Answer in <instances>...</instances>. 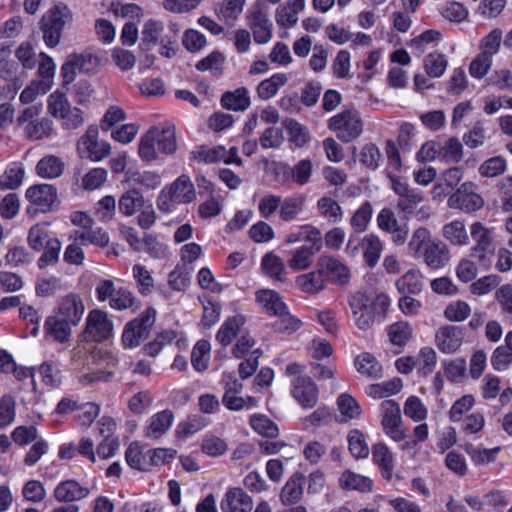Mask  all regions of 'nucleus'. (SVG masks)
<instances>
[{
	"label": "nucleus",
	"mask_w": 512,
	"mask_h": 512,
	"mask_svg": "<svg viewBox=\"0 0 512 512\" xmlns=\"http://www.w3.org/2000/svg\"><path fill=\"white\" fill-rule=\"evenodd\" d=\"M180 33V26L176 22H170L167 26L162 21L149 19L142 29V45L146 48L160 46L159 53L171 58L176 53Z\"/></svg>",
	"instance_id": "nucleus-2"
},
{
	"label": "nucleus",
	"mask_w": 512,
	"mask_h": 512,
	"mask_svg": "<svg viewBox=\"0 0 512 512\" xmlns=\"http://www.w3.org/2000/svg\"><path fill=\"white\" fill-rule=\"evenodd\" d=\"M288 176L296 184L303 186L307 184L312 175V162L309 159H302L293 167L285 166Z\"/></svg>",
	"instance_id": "nucleus-52"
},
{
	"label": "nucleus",
	"mask_w": 512,
	"mask_h": 512,
	"mask_svg": "<svg viewBox=\"0 0 512 512\" xmlns=\"http://www.w3.org/2000/svg\"><path fill=\"white\" fill-rule=\"evenodd\" d=\"M244 323L245 319L241 315L227 318L217 331L216 340L218 343L224 347L230 345L240 333Z\"/></svg>",
	"instance_id": "nucleus-29"
},
{
	"label": "nucleus",
	"mask_w": 512,
	"mask_h": 512,
	"mask_svg": "<svg viewBox=\"0 0 512 512\" xmlns=\"http://www.w3.org/2000/svg\"><path fill=\"white\" fill-rule=\"evenodd\" d=\"M356 370L368 378L382 377V366L376 357L370 353H362L355 358Z\"/></svg>",
	"instance_id": "nucleus-41"
},
{
	"label": "nucleus",
	"mask_w": 512,
	"mask_h": 512,
	"mask_svg": "<svg viewBox=\"0 0 512 512\" xmlns=\"http://www.w3.org/2000/svg\"><path fill=\"white\" fill-rule=\"evenodd\" d=\"M328 128L340 141L349 143L362 134L363 121L357 110L346 109L328 120Z\"/></svg>",
	"instance_id": "nucleus-4"
},
{
	"label": "nucleus",
	"mask_w": 512,
	"mask_h": 512,
	"mask_svg": "<svg viewBox=\"0 0 512 512\" xmlns=\"http://www.w3.org/2000/svg\"><path fill=\"white\" fill-rule=\"evenodd\" d=\"M90 491L76 480L61 481L54 489V498L60 503H72L88 497Z\"/></svg>",
	"instance_id": "nucleus-20"
},
{
	"label": "nucleus",
	"mask_w": 512,
	"mask_h": 512,
	"mask_svg": "<svg viewBox=\"0 0 512 512\" xmlns=\"http://www.w3.org/2000/svg\"><path fill=\"white\" fill-rule=\"evenodd\" d=\"M178 204H188L196 199V191L188 175H181L165 187Z\"/></svg>",
	"instance_id": "nucleus-21"
},
{
	"label": "nucleus",
	"mask_w": 512,
	"mask_h": 512,
	"mask_svg": "<svg viewBox=\"0 0 512 512\" xmlns=\"http://www.w3.org/2000/svg\"><path fill=\"white\" fill-rule=\"evenodd\" d=\"M373 462L381 469V474L390 480L395 467L394 455L390 448L384 443H377L372 447Z\"/></svg>",
	"instance_id": "nucleus-27"
},
{
	"label": "nucleus",
	"mask_w": 512,
	"mask_h": 512,
	"mask_svg": "<svg viewBox=\"0 0 512 512\" xmlns=\"http://www.w3.org/2000/svg\"><path fill=\"white\" fill-rule=\"evenodd\" d=\"M318 262L325 277V281L330 280L332 283L341 286L349 282L350 270L338 259L331 256H324L319 258Z\"/></svg>",
	"instance_id": "nucleus-18"
},
{
	"label": "nucleus",
	"mask_w": 512,
	"mask_h": 512,
	"mask_svg": "<svg viewBox=\"0 0 512 512\" xmlns=\"http://www.w3.org/2000/svg\"><path fill=\"white\" fill-rule=\"evenodd\" d=\"M99 129L95 125L87 127L85 133L77 141V153L80 158L94 162L106 158L111 151V146L106 141L98 139Z\"/></svg>",
	"instance_id": "nucleus-6"
},
{
	"label": "nucleus",
	"mask_w": 512,
	"mask_h": 512,
	"mask_svg": "<svg viewBox=\"0 0 512 512\" xmlns=\"http://www.w3.org/2000/svg\"><path fill=\"white\" fill-rule=\"evenodd\" d=\"M442 236L453 246H466L469 244V235L465 223L453 220L442 227Z\"/></svg>",
	"instance_id": "nucleus-36"
},
{
	"label": "nucleus",
	"mask_w": 512,
	"mask_h": 512,
	"mask_svg": "<svg viewBox=\"0 0 512 512\" xmlns=\"http://www.w3.org/2000/svg\"><path fill=\"white\" fill-rule=\"evenodd\" d=\"M62 244L59 239L51 240L50 245L46 246L43 250L42 255L37 261L39 269H45L48 266H54L58 263Z\"/></svg>",
	"instance_id": "nucleus-61"
},
{
	"label": "nucleus",
	"mask_w": 512,
	"mask_h": 512,
	"mask_svg": "<svg viewBox=\"0 0 512 512\" xmlns=\"http://www.w3.org/2000/svg\"><path fill=\"white\" fill-rule=\"evenodd\" d=\"M447 205L451 209L472 213L484 206V199L475 191V186L472 182H465L449 196Z\"/></svg>",
	"instance_id": "nucleus-8"
},
{
	"label": "nucleus",
	"mask_w": 512,
	"mask_h": 512,
	"mask_svg": "<svg viewBox=\"0 0 512 512\" xmlns=\"http://www.w3.org/2000/svg\"><path fill=\"white\" fill-rule=\"evenodd\" d=\"M220 508L222 512H251L252 498L241 488H229L224 494Z\"/></svg>",
	"instance_id": "nucleus-17"
},
{
	"label": "nucleus",
	"mask_w": 512,
	"mask_h": 512,
	"mask_svg": "<svg viewBox=\"0 0 512 512\" xmlns=\"http://www.w3.org/2000/svg\"><path fill=\"white\" fill-rule=\"evenodd\" d=\"M113 334V322L108 314L100 309L91 310L85 323L84 337L87 341L102 342Z\"/></svg>",
	"instance_id": "nucleus-10"
},
{
	"label": "nucleus",
	"mask_w": 512,
	"mask_h": 512,
	"mask_svg": "<svg viewBox=\"0 0 512 512\" xmlns=\"http://www.w3.org/2000/svg\"><path fill=\"white\" fill-rule=\"evenodd\" d=\"M412 335V328L407 322L399 321L389 326L388 336L393 345L404 346Z\"/></svg>",
	"instance_id": "nucleus-62"
},
{
	"label": "nucleus",
	"mask_w": 512,
	"mask_h": 512,
	"mask_svg": "<svg viewBox=\"0 0 512 512\" xmlns=\"http://www.w3.org/2000/svg\"><path fill=\"white\" fill-rule=\"evenodd\" d=\"M250 426L259 435L266 438H276L279 435L278 426L265 415H252Z\"/></svg>",
	"instance_id": "nucleus-50"
},
{
	"label": "nucleus",
	"mask_w": 512,
	"mask_h": 512,
	"mask_svg": "<svg viewBox=\"0 0 512 512\" xmlns=\"http://www.w3.org/2000/svg\"><path fill=\"white\" fill-rule=\"evenodd\" d=\"M319 391L310 377H298L293 382L292 396L305 409H311L318 402Z\"/></svg>",
	"instance_id": "nucleus-16"
},
{
	"label": "nucleus",
	"mask_w": 512,
	"mask_h": 512,
	"mask_svg": "<svg viewBox=\"0 0 512 512\" xmlns=\"http://www.w3.org/2000/svg\"><path fill=\"white\" fill-rule=\"evenodd\" d=\"M295 282L298 288L305 293L316 294L322 291L325 288V277L319 262L315 271L299 275Z\"/></svg>",
	"instance_id": "nucleus-31"
},
{
	"label": "nucleus",
	"mask_w": 512,
	"mask_h": 512,
	"mask_svg": "<svg viewBox=\"0 0 512 512\" xmlns=\"http://www.w3.org/2000/svg\"><path fill=\"white\" fill-rule=\"evenodd\" d=\"M132 274L136 281L138 292L143 296L150 295L154 288V279L150 271L141 264H135L132 268Z\"/></svg>",
	"instance_id": "nucleus-51"
},
{
	"label": "nucleus",
	"mask_w": 512,
	"mask_h": 512,
	"mask_svg": "<svg viewBox=\"0 0 512 512\" xmlns=\"http://www.w3.org/2000/svg\"><path fill=\"white\" fill-rule=\"evenodd\" d=\"M25 177V167L20 161L10 162L0 175L1 190H15L19 188Z\"/></svg>",
	"instance_id": "nucleus-26"
},
{
	"label": "nucleus",
	"mask_w": 512,
	"mask_h": 512,
	"mask_svg": "<svg viewBox=\"0 0 512 512\" xmlns=\"http://www.w3.org/2000/svg\"><path fill=\"white\" fill-rule=\"evenodd\" d=\"M339 486L344 490L367 493L372 490L373 481L369 477L346 470L339 477Z\"/></svg>",
	"instance_id": "nucleus-33"
},
{
	"label": "nucleus",
	"mask_w": 512,
	"mask_h": 512,
	"mask_svg": "<svg viewBox=\"0 0 512 512\" xmlns=\"http://www.w3.org/2000/svg\"><path fill=\"white\" fill-rule=\"evenodd\" d=\"M143 194L137 189H130L124 192L119 200L118 207L120 213L126 217L133 216L146 204Z\"/></svg>",
	"instance_id": "nucleus-34"
},
{
	"label": "nucleus",
	"mask_w": 512,
	"mask_h": 512,
	"mask_svg": "<svg viewBox=\"0 0 512 512\" xmlns=\"http://www.w3.org/2000/svg\"><path fill=\"white\" fill-rule=\"evenodd\" d=\"M388 178L391 182L393 191L399 196L397 207L407 216L412 215L418 205L422 203L423 193L415 188H411L400 177L388 172Z\"/></svg>",
	"instance_id": "nucleus-11"
},
{
	"label": "nucleus",
	"mask_w": 512,
	"mask_h": 512,
	"mask_svg": "<svg viewBox=\"0 0 512 512\" xmlns=\"http://www.w3.org/2000/svg\"><path fill=\"white\" fill-rule=\"evenodd\" d=\"M227 150L223 146H216L209 148L207 146H200L192 152V157L196 161L212 164L223 162Z\"/></svg>",
	"instance_id": "nucleus-57"
},
{
	"label": "nucleus",
	"mask_w": 512,
	"mask_h": 512,
	"mask_svg": "<svg viewBox=\"0 0 512 512\" xmlns=\"http://www.w3.org/2000/svg\"><path fill=\"white\" fill-rule=\"evenodd\" d=\"M348 449L353 457L357 459L367 458L369 446L363 432L358 429L351 430L347 435Z\"/></svg>",
	"instance_id": "nucleus-48"
},
{
	"label": "nucleus",
	"mask_w": 512,
	"mask_h": 512,
	"mask_svg": "<svg viewBox=\"0 0 512 512\" xmlns=\"http://www.w3.org/2000/svg\"><path fill=\"white\" fill-rule=\"evenodd\" d=\"M462 149V144L457 138H449L444 144H441L440 161L444 163H458L463 156Z\"/></svg>",
	"instance_id": "nucleus-58"
},
{
	"label": "nucleus",
	"mask_w": 512,
	"mask_h": 512,
	"mask_svg": "<svg viewBox=\"0 0 512 512\" xmlns=\"http://www.w3.org/2000/svg\"><path fill=\"white\" fill-rule=\"evenodd\" d=\"M65 164L55 155H46L36 164V174L44 179H55L63 174Z\"/></svg>",
	"instance_id": "nucleus-35"
},
{
	"label": "nucleus",
	"mask_w": 512,
	"mask_h": 512,
	"mask_svg": "<svg viewBox=\"0 0 512 512\" xmlns=\"http://www.w3.org/2000/svg\"><path fill=\"white\" fill-rule=\"evenodd\" d=\"M247 20L255 43L263 45L272 39L273 24L267 12L261 7V0H257L254 8L249 12Z\"/></svg>",
	"instance_id": "nucleus-12"
},
{
	"label": "nucleus",
	"mask_w": 512,
	"mask_h": 512,
	"mask_svg": "<svg viewBox=\"0 0 512 512\" xmlns=\"http://www.w3.org/2000/svg\"><path fill=\"white\" fill-rule=\"evenodd\" d=\"M71 238L82 246L95 245L99 248L107 247L110 242V237L107 231L103 228L77 230Z\"/></svg>",
	"instance_id": "nucleus-28"
},
{
	"label": "nucleus",
	"mask_w": 512,
	"mask_h": 512,
	"mask_svg": "<svg viewBox=\"0 0 512 512\" xmlns=\"http://www.w3.org/2000/svg\"><path fill=\"white\" fill-rule=\"evenodd\" d=\"M211 345L207 340H199L191 352V364L196 371L202 372L207 369Z\"/></svg>",
	"instance_id": "nucleus-56"
},
{
	"label": "nucleus",
	"mask_w": 512,
	"mask_h": 512,
	"mask_svg": "<svg viewBox=\"0 0 512 512\" xmlns=\"http://www.w3.org/2000/svg\"><path fill=\"white\" fill-rule=\"evenodd\" d=\"M317 209L319 214L330 223H338L343 218L342 208L331 197H321L317 201Z\"/></svg>",
	"instance_id": "nucleus-45"
},
{
	"label": "nucleus",
	"mask_w": 512,
	"mask_h": 512,
	"mask_svg": "<svg viewBox=\"0 0 512 512\" xmlns=\"http://www.w3.org/2000/svg\"><path fill=\"white\" fill-rule=\"evenodd\" d=\"M287 82L288 77L285 73H275L258 84L257 95L262 100H268L274 97Z\"/></svg>",
	"instance_id": "nucleus-40"
},
{
	"label": "nucleus",
	"mask_w": 512,
	"mask_h": 512,
	"mask_svg": "<svg viewBox=\"0 0 512 512\" xmlns=\"http://www.w3.org/2000/svg\"><path fill=\"white\" fill-rule=\"evenodd\" d=\"M305 197L302 195L287 197L281 201L279 217L282 221L291 222L303 212Z\"/></svg>",
	"instance_id": "nucleus-42"
},
{
	"label": "nucleus",
	"mask_w": 512,
	"mask_h": 512,
	"mask_svg": "<svg viewBox=\"0 0 512 512\" xmlns=\"http://www.w3.org/2000/svg\"><path fill=\"white\" fill-rule=\"evenodd\" d=\"M424 263L432 269L443 268L449 262V250L441 241H433L421 253Z\"/></svg>",
	"instance_id": "nucleus-23"
},
{
	"label": "nucleus",
	"mask_w": 512,
	"mask_h": 512,
	"mask_svg": "<svg viewBox=\"0 0 512 512\" xmlns=\"http://www.w3.org/2000/svg\"><path fill=\"white\" fill-rule=\"evenodd\" d=\"M72 323L56 315H50L44 322V333L47 340H52L59 344H66L70 341Z\"/></svg>",
	"instance_id": "nucleus-19"
},
{
	"label": "nucleus",
	"mask_w": 512,
	"mask_h": 512,
	"mask_svg": "<svg viewBox=\"0 0 512 512\" xmlns=\"http://www.w3.org/2000/svg\"><path fill=\"white\" fill-rule=\"evenodd\" d=\"M319 250L315 246H300L290 251V258L287 261L289 268L295 271L309 268L313 257Z\"/></svg>",
	"instance_id": "nucleus-37"
},
{
	"label": "nucleus",
	"mask_w": 512,
	"mask_h": 512,
	"mask_svg": "<svg viewBox=\"0 0 512 512\" xmlns=\"http://www.w3.org/2000/svg\"><path fill=\"white\" fill-rule=\"evenodd\" d=\"M43 225H34L30 228L27 242L31 249L34 251H41L46 246L50 245L51 240H57Z\"/></svg>",
	"instance_id": "nucleus-46"
},
{
	"label": "nucleus",
	"mask_w": 512,
	"mask_h": 512,
	"mask_svg": "<svg viewBox=\"0 0 512 512\" xmlns=\"http://www.w3.org/2000/svg\"><path fill=\"white\" fill-rule=\"evenodd\" d=\"M261 267L264 273L270 278L283 281V271L285 269L283 261L273 253H267L263 256Z\"/></svg>",
	"instance_id": "nucleus-59"
},
{
	"label": "nucleus",
	"mask_w": 512,
	"mask_h": 512,
	"mask_svg": "<svg viewBox=\"0 0 512 512\" xmlns=\"http://www.w3.org/2000/svg\"><path fill=\"white\" fill-rule=\"evenodd\" d=\"M360 249L363 252L365 263L370 268H373L380 259L383 244L380 238L375 234H367L363 238L351 235L346 244V253L351 257H355Z\"/></svg>",
	"instance_id": "nucleus-7"
},
{
	"label": "nucleus",
	"mask_w": 512,
	"mask_h": 512,
	"mask_svg": "<svg viewBox=\"0 0 512 512\" xmlns=\"http://www.w3.org/2000/svg\"><path fill=\"white\" fill-rule=\"evenodd\" d=\"M431 233L427 228H417L408 243L409 253L414 257H420L421 253L432 243Z\"/></svg>",
	"instance_id": "nucleus-55"
},
{
	"label": "nucleus",
	"mask_w": 512,
	"mask_h": 512,
	"mask_svg": "<svg viewBox=\"0 0 512 512\" xmlns=\"http://www.w3.org/2000/svg\"><path fill=\"white\" fill-rule=\"evenodd\" d=\"M470 235L475 242L471 250V256L477 260L483 268H489L494 252V229L484 226L481 222H474L470 226Z\"/></svg>",
	"instance_id": "nucleus-5"
},
{
	"label": "nucleus",
	"mask_w": 512,
	"mask_h": 512,
	"mask_svg": "<svg viewBox=\"0 0 512 512\" xmlns=\"http://www.w3.org/2000/svg\"><path fill=\"white\" fill-rule=\"evenodd\" d=\"M396 287L402 295L418 294L422 291V275L417 270H410L396 281Z\"/></svg>",
	"instance_id": "nucleus-43"
},
{
	"label": "nucleus",
	"mask_w": 512,
	"mask_h": 512,
	"mask_svg": "<svg viewBox=\"0 0 512 512\" xmlns=\"http://www.w3.org/2000/svg\"><path fill=\"white\" fill-rule=\"evenodd\" d=\"M125 459L131 468L139 471H149V458L147 453H143L138 442H132L129 444L125 451Z\"/></svg>",
	"instance_id": "nucleus-47"
},
{
	"label": "nucleus",
	"mask_w": 512,
	"mask_h": 512,
	"mask_svg": "<svg viewBox=\"0 0 512 512\" xmlns=\"http://www.w3.org/2000/svg\"><path fill=\"white\" fill-rule=\"evenodd\" d=\"M304 476L301 473L293 474L283 486L280 500L283 505L297 503L303 495Z\"/></svg>",
	"instance_id": "nucleus-30"
},
{
	"label": "nucleus",
	"mask_w": 512,
	"mask_h": 512,
	"mask_svg": "<svg viewBox=\"0 0 512 512\" xmlns=\"http://www.w3.org/2000/svg\"><path fill=\"white\" fill-rule=\"evenodd\" d=\"M464 330L454 325L440 327L435 334L437 348L444 354L456 352L462 345Z\"/></svg>",
	"instance_id": "nucleus-15"
},
{
	"label": "nucleus",
	"mask_w": 512,
	"mask_h": 512,
	"mask_svg": "<svg viewBox=\"0 0 512 512\" xmlns=\"http://www.w3.org/2000/svg\"><path fill=\"white\" fill-rule=\"evenodd\" d=\"M85 305L80 295L69 293L61 297L58 301L56 316L77 326L84 314Z\"/></svg>",
	"instance_id": "nucleus-14"
},
{
	"label": "nucleus",
	"mask_w": 512,
	"mask_h": 512,
	"mask_svg": "<svg viewBox=\"0 0 512 512\" xmlns=\"http://www.w3.org/2000/svg\"><path fill=\"white\" fill-rule=\"evenodd\" d=\"M286 243L294 244L300 241H306L311 243V246H315L316 250H320L322 245L321 232L310 224L299 226L296 230L291 231L286 236Z\"/></svg>",
	"instance_id": "nucleus-32"
},
{
	"label": "nucleus",
	"mask_w": 512,
	"mask_h": 512,
	"mask_svg": "<svg viewBox=\"0 0 512 512\" xmlns=\"http://www.w3.org/2000/svg\"><path fill=\"white\" fill-rule=\"evenodd\" d=\"M174 414L171 410L165 409L152 415L145 429V436L150 439H159L172 426Z\"/></svg>",
	"instance_id": "nucleus-22"
},
{
	"label": "nucleus",
	"mask_w": 512,
	"mask_h": 512,
	"mask_svg": "<svg viewBox=\"0 0 512 512\" xmlns=\"http://www.w3.org/2000/svg\"><path fill=\"white\" fill-rule=\"evenodd\" d=\"M155 320L156 310L152 307H148L138 318L130 321L131 323H135V326H133L134 332L141 341L148 337Z\"/></svg>",
	"instance_id": "nucleus-53"
},
{
	"label": "nucleus",
	"mask_w": 512,
	"mask_h": 512,
	"mask_svg": "<svg viewBox=\"0 0 512 512\" xmlns=\"http://www.w3.org/2000/svg\"><path fill=\"white\" fill-rule=\"evenodd\" d=\"M256 301L263 310L271 315H282L287 310V305L278 292L263 289L256 292Z\"/></svg>",
	"instance_id": "nucleus-24"
},
{
	"label": "nucleus",
	"mask_w": 512,
	"mask_h": 512,
	"mask_svg": "<svg viewBox=\"0 0 512 512\" xmlns=\"http://www.w3.org/2000/svg\"><path fill=\"white\" fill-rule=\"evenodd\" d=\"M337 407L341 414L340 422L358 418L361 414V407L358 402L349 394L343 393L337 398Z\"/></svg>",
	"instance_id": "nucleus-49"
},
{
	"label": "nucleus",
	"mask_w": 512,
	"mask_h": 512,
	"mask_svg": "<svg viewBox=\"0 0 512 512\" xmlns=\"http://www.w3.org/2000/svg\"><path fill=\"white\" fill-rule=\"evenodd\" d=\"M441 15L451 22L460 23L467 19L469 12L462 3L449 1L441 8Z\"/></svg>",
	"instance_id": "nucleus-64"
},
{
	"label": "nucleus",
	"mask_w": 512,
	"mask_h": 512,
	"mask_svg": "<svg viewBox=\"0 0 512 512\" xmlns=\"http://www.w3.org/2000/svg\"><path fill=\"white\" fill-rule=\"evenodd\" d=\"M220 103L226 110L245 111L251 105L249 91L245 87H239L234 91H227L222 94Z\"/></svg>",
	"instance_id": "nucleus-25"
},
{
	"label": "nucleus",
	"mask_w": 512,
	"mask_h": 512,
	"mask_svg": "<svg viewBox=\"0 0 512 512\" xmlns=\"http://www.w3.org/2000/svg\"><path fill=\"white\" fill-rule=\"evenodd\" d=\"M402 387V380L400 378H393L382 383L369 385L366 393L374 399H381L399 393Z\"/></svg>",
	"instance_id": "nucleus-44"
},
{
	"label": "nucleus",
	"mask_w": 512,
	"mask_h": 512,
	"mask_svg": "<svg viewBox=\"0 0 512 512\" xmlns=\"http://www.w3.org/2000/svg\"><path fill=\"white\" fill-rule=\"evenodd\" d=\"M25 196L42 213L51 211L57 203V190L51 184L33 185L26 190Z\"/></svg>",
	"instance_id": "nucleus-13"
},
{
	"label": "nucleus",
	"mask_w": 512,
	"mask_h": 512,
	"mask_svg": "<svg viewBox=\"0 0 512 512\" xmlns=\"http://www.w3.org/2000/svg\"><path fill=\"white\" fill-rule=\"evenodd\" d=\"M72 21V11L63 3H57L47 10L41 19V31L45 44L50 48L56 47L60 43L63 30Z\"/></svg>",
	"instance_id": "nucleus-3"
},
{
	"label": "nucleus",
	"mask_w": 512,
	"mask_h": 512,
	"mask_svg": "<svg viewBox=\"0 0 512 512\" xmlns=\"http://www.w3.org/2000/svg\"><path fill=\"white\" fill-rule=\"evenodd\" d=\"M381 412V424L385 434L395 442L405 440L406 433L399 404L394 400H384L381 403Z\"/></svg>",
	"instance_id": "nucleus-9"
},
{
	"label": "nucleus",
	"mask_w": 512,
	"mask_h": 512,
	"mask_svg": "<svg viewBox=\"0 0 512 512\" xmlns=\"http://www.w3.org/2000/svg\"><path fill=\"white\" fill-rule=\"evenodd\" d=\"M155 320L156 310L152 307H148L138 318L130 321L131 323H135V326H133L134 332L141 341L148 337Z\"/></svg>",
	"instance_id": "nucleus-54"
},
{
	"label": "nucleus",
	"mask_w": 512,
	"mask_h": 512,
	"mask_svg": "<svg viewBox=\"0 0 512 512\" xmlns=\"http://www.w3.org/2000/svg\"><path fill=\"white\" fill-rule=\"evenodd\" d=\"M285 128L289 134V140L297 147H303L310 140L308 129L294 119L285 121Z\"/></svg>",
	"instance_id": "nucleus-60"
},
{
	"label": "nucleus",
	"mask_w": 512,
	"mask_h": 512,
	"mask_svg": "<svg viewBox=\"0 0 512 512\" xmlns=\"http://www.w3.org/2000/svg\"><path fill=\"white\" fill-rule=\"evenodd\" d=\"M372 213L373 209L370 202H364L353 214L350 225L356 232H364L371 220Z\"/></svg>",
	"instance_id": "nucleus-63"
},
{
	"label": "nucleus",
	"mask_w": 512,
	"mask_h": 512,
	"mask_svg": "<svg viewBox=\"0 0 512 512\" xmlns=\"http://www.w3.org/2000/svg\"><path fill=\"white\" fill-rule=\"evenodd\" d=\"M177 150L175 128L170 124L150 128L139 141V157L146 162L157 159L158 153L172 155Z\"/></svg>",
	"instance_id": "nucleus-1"
},
{
	"label": "nucleus",
	"mask_w": 512,
	"mask_h": 512,
	"mask_svg": "<svg viewBox=\"0 0 512 512\" xmlns=\"http://www.w3.org/2000/svg\"><path fill=\"white\" fill-rule=\"evenodd\" d=\"M24 135L30 140H43L50 138L54 133L53 122L46 117L36 119L24 126Z\"/></svg>",
	"instance_id": "nucleus-39"
},
{
	"label": "nucleus",
	"mask_w": 512,
	"mask_h": 512,
	"mask_svg": "<svg viewBox=\"0 0 512 512\" xmlns=\"http://www.w3.org/2000/svg\"><path fill=\"white\" fill-rule=\"evenodd\" d=\"M246 0H222L215 5L217 17L226 23H233L242 14Z\"/></svg>",
	"instance_id": "nucleus-38"
}]
</instances>
